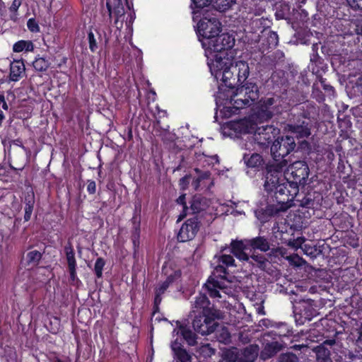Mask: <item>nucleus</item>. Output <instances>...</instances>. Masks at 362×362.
Segmentation results:
<instances>
[{"label": "nucleus", "mask_w": 362, "mask_h": 362, "mask_svg": "<svg viewBox=\"0 0 362 362\" xmlns=\"http://www.w3.org/2000/svg\"><path fill=\"white\" fill-rule=\"evenodd\" d=\"M27 26L28 29L33 33L38 32L40 30L38 24L33 18H30L28 21Z\"/></svg>", "instance_id": "37998d69"}, {"label": "nucleus", "mask_w": 362, "mask_h": 362, "mask_svg": "<svg viewBox=\"0 0 362 362\" xmlns=\"http://www.w3.org/2000/svg\"><path fill=\"white\" fill-rule=\"evenodd\" d=\"M34 48L33 44L30 41L20 40L13 45V50L15 52H20L23 50L33 51Z\"/></svg>", "instance_id": "2f4dec72"}, {"label": "nucleus", "mask_w": 362, "mask_h": 362, "mask_svg": "<svg viewBox=\"0 0 362 362\" xmlns=\"http://www.w3.org/2000/svg\"><path fill=\"white\" fill-rule=\"evenodd\" d=\"M211 74L217 81H221L228 88H231L235 84V75L237 82L243 83L249 76L248 64L245 61L233 62L232 56L229 59H222L218 57L216 60L208 62Z\"/></svg>", "instance_id": "f03ea898"}, {"label": "nucleus", "mask_w": 362, "mask_h": 362, "mask_svg": "<svg viewBox=\"0 0 362 362\" xmlns=\"http://www.w3.org/2000/svg\"><path fill=\"white\" fill-rule=\"evenodd\" d=\"M315 352L317 362H332L329 357V351L324 346H317Z\"/></svg>", "instance_id": "7c9ffc66"}, {"label": "nucleus", "mask_w": 362, "mask_h": 362, "mask_svg": "<svg viewBox=\"0 0 362 362\" xmlns=\"http://www.w3.org/2000/svg\"><path fill=\"white\" fill-rule=\"evenodd\" d=\"M180 333L183 338L186 340L189 345H194L196 342L194 334L189 329L181 327L180 328Z\"/></svg>", "instance_id": "72a5a7b5"}, {"label": "nucleus", "mask_w": 362, "mask_h": 362, "mask_svg": "<svg viewBox=\"0 0 362 362\" xmlns=\"http://www.w3.org/2000/svg\"><path fill=\"white\" fill-rule=\"evenodd\" d=\"M206 206V202L204 199L199 196H195L192 200L190 210L193 214L199 213V211L204 210Z\"/></svg>", "instance_id": "cd10ccee"}, {"label": "nucleus", "mask_w": 362, "mask_h": 362, "mask_svg": "<svg viewBox=\"0 0 362 362\" xmlns=\"http://www.w3.org/2000/svg\"><path fill=\"white\" fill-rule=\"evenodd\" d=\"M199 228L198 219L196 217L187 219L180 228L177 234L180 242H187L192 240Z\"/></svg>", "instance_id": "2eb2a0df"}, {"label": "nucleus", "mask_w": 362, "mask_h": 362, "mask_svg": "<svg viewBox=\"0 0 362 362\" xmlns=\"http://www.w3.org/2000/svg\"><path fill=\"white\" fill-rule=\"evenodd\" d=\"M287 161L283 160L279 163H273L267 165V174L265 175L264 188L267 191H276L281 195L293 194L292 189L289 187V179L286 173ZM289 198L286 201L284 199L276 206H269L268 211L272 215L280 211H285L291 207L288 203Z\"/></svg>", "instance_id": "f257e3e1"}, {"label": "nucleus", "mask_w": 362, "mask_h": 362, "mask_svg": "<svg viewBox=\"0 0 362 362\" xmlns=\"http://www.w3.org/2000/svg\"><path fill=\"white\" fill-rule=\"evenodd\" d=\"M177 202L183 206V214H182V217L180 218V219H182L186 216V215H187L186 211L188 209L187 208V206H185V194L180 195L177 198Z\"/></svg>", "instance_id": "49530a36"}, {"label": "nucleus", "mask_w": 362, "mask_h": 362, "mask_svg": "<svg viewBox=\"0 0 362 362\" xmlns=\"http://www.w3.org/2000/svg\"><path fill=\"white\" fill-rule=\"evenodd\" d=\"M222 358L225 362H240V350L235 347L227 349Z\"/></svg>", "instance_id": "bb28decb"}, {"label": "nucleus", "mask_w": 362, "mask_h": 362, "mask_svg": "<svg viewBox=\"0 0 362 362\" xmlns=\"http://www.w3.org/2000/svg\"><path fill=\"white\" fill-rule=\"evenodd\" d=\"M210 42L207 46H202L208 62L216 60L218 57L222 59L230 58L228 52L235 45V39L232 35L228 33L218 34L210 39Z\"/></svg>", "instance_id": "20e7f679"}, {"label": "nucleus", "mask_w": 362, "mask_h": 362, "mask_svg": "<svg viewBox=\"0 0 362 362\" xmlns=\"http://www.w3.org/2000/svg\"><path fill=\"white\" fill-rule=\"evenodd\" d=\"M194 170L197 175L192 183L194 189L196 190L199 189H210L214 185L210 173L209 171H201L197 168Z\"/></svg>", "instance_id": "f3484780"}, {"label": "nucleus", "mask_w": 362, "mask_h": 362, "mask_svg": "<svg viewBox=\"0 0 362 362\" xmlns=\"http://www.w3.org/2000/svg\"><path fill=\"white\" fill-rule=\"evenodd\" d=\"M178 362H191V356L185 350H178L175 354Z\"/></svg>", "instance_id": "4c0bfd02"}, {"label": "nucleus", "mask_w": 362, "mask_h": 362, "mask_svg": "<svg viewBox=\"0 0 362 362\" xmlns=\"http://www.w3.org/2000/svg\"><path fill=\"white\" fill-rule=\"evenodd\" d=\"M245 245L243 241H233L231 243V252L240 260L247 261L248 255L245 252Z\"/></svg>", "instance_id": "4be33fe9"}, {"label": "nucleus", "mask_w": 362, "mask_h": 362, "mask_svg": "<svg viewBox=\"0 0 362 362\" xmlns=\"http://www.w3.org/2000/svg\"><path fill=\"white\" fill-rule=\"evenodd\" d=\"M288 129L298 138H306L310 135V130L304 122L300 124H289Z\"/></svg>", "instance_id": "393cba45"}, {"label": "nucleus", "mask_w": 362, "mask_h": 362, "mask_svg": "<svg viewBox=\"0 0 362 362\" xmlns=\"http://www.w3.org/2000/svg\"><path fill=\"white\" fill-rule=\"evenodd\" d=\"M189 176H185L180 179V185L182 189H185L189 182Z\"/></svg>", "instance_id": "864d4df0"}, {"label": "nucleus", "mask_w": 362, "mask_h": 362, "mask_svg": "<svg viewBox=\"0 0 362 362\" xmlns=\"http://www.w3.org/2000/svg\"><path fill=\"white\" fill-rule=\"evenodd\" d=\"M250 258L255 262H256L259 265V267H263L265 264L266 259L262 255H253L250 257Z\"/></svg>", "instance_id": "de8ad7c7"}, {"label": "nucleus", "mask_w": 362, "mask_h": 362, "mask_svg": "<svg viewBox=\"0 0 362 362\" xmlns=\"http://www.w3.org/2000/svg\"><path fill=\"white\" fill-rule=\"evenodd\" d=\"M25 67L23 61L15 60L10 64L9 79L12 81H18L25 73Z\"/></svg>", "instance_id": "412c9836"}, {"label": "nucleus", "mask_w": 362, "mask_h": 362, "mask_svg": "<svg viewBox=\"0 0 362 362\" xmlns=\"http://www.w3.org/2000/svg\"><path fill=\"white\" fill-rule=\"evenodd\" d=\"M219 262L222 264H219L215 268V273L209 278L204 284L206 290L211 298H223V294L229 296L231 293L227 287L229 282L221 274H226V269L223 266H234L235 260L230 255H223L220 257Z\"/></svg>", "instance_id": "7ed1b4c3"}, {"label": "nucleus", "mask_w": 362, "mask_h": 362, "mask_svg": "<svg viewBox=\"0 0 362 362\" xmlns=\"http://www.w3.org/2000/svg\"><path fill=\"white\" fill-rule=\"evenodd\" d=\"M280 100L277 97L265 98L259 103V116L263 119H270L274 114L279 112Z\"/></svg>", "instance_id": "4468645a"}, {"label": "nucleus", "mask_w": 362, "mask_h": 362, "mask_svg": "<svg viewBox=\"0 0 362 362\" xmlns=\"http://www.w3.org/2000/svg\"><path fill=\"white\" fill-rule=\"evenodd\" d=\"M214 158L216 160V162H218L217 156H215Z\"/></svg>", "instance_id": "e2e57ef3"}, {"label": "nucleus", "mask_w": 362, "mask_h": 362, "mask_svg": "<svg viewBox=\"0 0 362 362\" xmlns=\"http://www.w3.org/2000/svg\"><path fill=\"white\" fill-rule=\"evenodd\" d=\"M4 119V115L2 112V111L0 110V124H1Z\"/></svg>", "instance_id": "4d7b16f0"}, {"label": "nucleus", "mask_w": 362, "mask_h": 362, "mask_svg": "<svg viewBox=\"0 0 362 362\" xmlns=\"http://www.w3.org/2000/svg\"><path fill=\"white\" fill-rule=\"evenodd\" d=\"M271 37L272 38H274V40H277L278 39V35L275 33H273L271 34Z\"/></svg>", "instance_id": "13d9d810"}, {"label": "nucleus", "mask_w": 362, "mask_h": 362, "mask_svg": "<svg viewBox=\"0 0 362 362\" xmlns=\"http://www.w3.org/2000/svg\"><path fill=\"white\" fill-rule=\"evenodd\" d=\"M192 313H202L204 316L211 315L212 317H223L222 313L210 306V302L204 294L200 293L192 304Z\"/></svg>", "instance_id": "f8f14e48"}, {"label": "nucleus", "mask_w": 362, "mask_h": 362, "mask_svg": "<svg viewBox=\"0 0 362 362\" xmlns=\"http://www.w3.org/2000/svg\"><path fill=\"white\" fill-rule=\"evenodd\" d=\"M325 343L332 345L335 343V341L334 340H329V341H326Z\"/></svg>", "instance_id": "bf43d9fd"}, {"label": "nucleus", "mask_w": 362, "mask_h": 362, "mask_svg": "<svg viewBox=\"0 0 362 362\" xmlns=\"http://www.w3.org/2000/svg\"><path fill=\"white\" fill-rule=\"evenodd\" d=\"M259 346L256 344H250L242 350H240V362H253L259 354Z\"/></svg>", "instance_id": "aec40b11"}, {"label": "nucleus", "mask_w": 362, "mask_h": 362, "mask_svg": "<svg viewBox=\"0 0 362 362\" xmlns=\"http://www.w3.org/2000/svg\"><path fill=\"white\" fill-rule=\"evenodd\" d=\"M41 253L37 250H32L26 255V259L29 264L36 265L40 260Z\"/></svg>", "instance_id": "f704fd0d"}, {"label": "nucleus", "mask_w": 362, "mask_h": 362, "mask_svg": "<svg viewBox=\"0 0 362 362\" xmlns=\"http://www.w3.org/2000/svg\"><path fill=\"white\" fill-rule=\"evenodd\" d=\"M245 164L248 168L259 169L264 164V160L261 155L258 153H252L249 155L245 154L243 156Z\"/></svg>", "instance_id": "5701e85b"}, {"label": "nucleus", "mask_w": 362, "mask_h": 362, "mask_svg": "<svg viewBox=\"0 0 362 362\" xmlns=\"http://www.w3.org/2000/svg\"><path fill=\"white\" fill-rule=\"evenodd\" d=\"M58 362H61L60 361H59Z\"/></svg>", "instance_id": "0e129e2a"}, {"label": "nucleus", "mask_w": 362, "mask_h": 362, "mask_svg": "<svg viewBox=\"0 0 362 362\" xmlns=\"http://www.w3.org/2000/svg\"><path fill=\"white\" fill-rule=\"evenodd\" d=\"M163 272L167 276V279L165 281L156 288L154 302L156 305L160 303L161 295L165 293L170 284L177 280L181 275V272L179 269L175 270L171 266L167 264L163 267Z\"/></svg>", "instance_id": "9b49d317"}, {"label": "nucleus", "mask_w": 362, "mask_h": 362, "mask_svg": "<svg viewBox=\"0 0 362 362\" xmlns=\"http://www.w3.org/2000/svg\"><path fill=\"white\" fill-rule=\"evenodd\" d=\"M221 30V24L215 17H204L197 24V32L202 46H207L212 37H216Z\"/></svg>", "instance_id": "0eeeda50"}, {"label": "nucleus", "mask_w": 362, "mask_h": 362, "mask_svg": "<svg viewBox=\"0 0 362 362\" xmlns=\"http://www.w3.org/2000/svg\"><path fill=\"white\" fill-rule=\"evenodd\" d=\"M298 358L295 354H286L280 356L278 362H297Z\"/></svg>", "instance_id": "a19ab883"}, {"label": "nucleus", "mask_w": 362, "mask_h": 362, "mask_svg": "<svg viewBox=\"0 0 362 362\" xmlns=\"http://www.w3.org/2000/svg\"><path fill=\"white\" fill-rule=\"evenodd\" d=\"M2 103V108L5 110H8V105L6 101H4Z\"/></svg>", "instance_id": "6e6d98bb"}, {"label": "nucleus", "mask_w": 362, "mask_h": 362, "mask_svg": "<svg viewBox=\"0 0 362 362\" xmlns=\"http://www.w3.org/2000/svg\"><path fill=\"white\" fill-rule=\"evenodd\" d=\"M33 66L36 71H43L48 69L49 62L43 57H38L33 62Z\"/></svg>", "instance_id": "473e14b6"}, {"label": "nucleus", "mask_w": 362, "mask_h": 362, "mask_svg": "<svg viewBox=\"0 0 362 362\" xmlns=\"http://www.w3.org/2000/svg\"><path fill=\"white\" fill-rule=\"evenodd\" d=\"M105 261L103 258H98L94 266V271L98 278L102 277L103 270L105 266Z\"/></svg>", "instance_id": "e433bc0d"}, {"label": "nucleus", "mask_w": 362, "mask_h": 362, "mask_svg": "<svg viewBox=\"0 0 362 362\" xmlns=\"http://www.w3.org/2000/svg\"><path fill=\"white\" fill-rule=\"evenodd\" d=\"M249 245L253 249H258L263 252H266L269 250V244L267 240L263 237H257L250 240Z\"/></svg>", "instance_id": "a878e982"}, {"label": "nucleus", "mask_w": 362, "mask_h": 362, "mask_svg": "<svg viewBox=\"0 0 362 362\" xmlns=\"http://www.w3.org/2000/svg\"><path fill=\"white\" fill-rule=\"evenodd\" d=\"M286 259H288L291 264L295 267H302L306 263L305 261L298 255L288 256L286 257Z\"/></svg>", "instance_id": "c9c22d12"}, {"label": "nucleus", "mask_w": 362, "mask_h": 362, "mask_svg": "<svg viewBox=\"0 0 362 362\" xmlns=\"http://www.w3.org/2000/svg\"><path fill=\"white\" fill-rule=\"evenodd\" d=\"M200 354L204 357H209L214 354V349L211 347L209 344L201 346L199 349Z\"/></svg>", "instance_id": "ea45409f"}, {"label": "nucleus", "mask_w": 362, "mask_h": 362, "mask_svg": "<svg viewBox=\"0 0 362 362\" xmlns=\"http://www.w3.org/2000/svg\"><path fill=\"white\" fill-rule=\"evenodd\" d=\"M33 205L28 204L25 208V215H24V219L25 221H28L30 220L31 217V214L33 212Z\"/></svg>", "instance_id": "3c124183"}, {"label": "nucleus", "mask_w": 362, "mask_h": 362, "mask_svg": "<svg viewBox=\"0 0 362 362\" xmlns=\"http://www.w3.org/2000/svg\"><path fill=\"white\" fill-rule=\"evenodd\" d=\"M197 8H202L208 6L211 0H192Z\"/></svg>", "instance_id": "09e8293b"}, {"label": "nucleus", "mask_w": 362, "mask_h": 362, "mask_svg": "<svg viewBox=\"0 0 362 362\" xmlns=\"http://www.w3.org/2000/svg\"><path fill=\"white\" fill-rule=\"evenodd\" d=\"M87 191L89 194H93L96 192V184L93 180H88L87 182Z\"/></svg>", "instance_id": "8fccbe9b"}, {"label": "nucleus", "mask_w": 362, "mask_h": 362, "mask_svg": "<svg viewBox=\"0 0 362 362\" xmlns=\"http://www.w3.org/2000/svg\"><path fill=\"white\" fill-rule=\"evenodd\" d=\"M296 146L293 137L286 136L277 139L271 147V153L275 160L279 158H284L291 152Z\"/></svg>", "instance_id": "9d476101"}, {"label": "nucleus", "mask_w": 362, "mask_h": 362, "mask_svg": "<svg viewBox=\"0 0 362 362\" xmlns=\"http://www.w3.org/2000/svg\"><path fill=\"white\" fill-rule=\"evenodd\" d=\"M259 91L256 84L247 83L238 87L230 96L229 104L230 106L223 107V112L230 108L235 110L243 109L250 106L258 98Z\"/></svg>", "instance_id": "39448f33"}, {"label": "nucleus", "mask_w": 362, "mask_h": 362, "mask_svg": "<svg viewBox=\"0 0 362 362\" xmlns=\"http://www.w3.org/2000/svg\"><path fill=\"white\" fill-rule=\"evenodd\" d=\"M286 175L290 177L289 187L292 189L293 194H296L298 191V185H303L309 176L310 170L307 163L304 161L294 162L286 168Z\"/></svg>", "instance_id": "423d86ee"}, {"label": "nucleus", "mask_w": 362, "mask_h": 362, "mask_svg": "<svg viewBox=\"0 0 362 362\" xmlns=\"http://www.w3.org/2000/svg\"><path fill=\"white\" fill-rule=\"evenodd\" d=\"M21 4V0H13L12 5L11 6V9L12 11H16L20 7Z\"/></svg>", "instance_id": "5fc2aeb1"}, {"label": "nucleus", "mask_w": 362, "mask_h": 362, "mask_svg": "<svg viewBox=\"0 0 362 362\" xmlns=\"http://www.w3.org/2000/svg\"><path fill=\"white\" fill-rule=\"evenodd\" d=\"M64 252L68 264V269L70 274V281L72 284H76L79 282L76 274V261L75 259V253L73 247L71 244L65 246Z\"/></svg>", "instance_id": "dca6fc26"}, {"label": "nucleus", "mask_w": 362, "mask_h": 362, "mask_svg": "<svg viewBox=\"0 0 362 362\" xmlns=\"http://www.w3.org/2000/svg\"><path fill=\"white\" fill-rule=\"evenodd\" d=\"M255 126L256 124L252 119L245 118L224 124L222 127V132L226 136L238 137L241 134H252Z\"/></svg>", "instance_id": "6e6552de"}, {"label": "nucleus", "mask_w": 362, "mask_h": 362, "mask_svg": "<svg viewBox=\"0 0 362 362\" xmlns=\"http://www.w3.org/2000/svg\"><path fill=\"white\" fill-rule=\"evenodd\" d=\"M349 6L355 10H362V0H346Z\"/></svg>", "instance_id": "c03bdc74"}, {"label": "nucleus", "mask_w": 362, "mask_h": 362, "mask_svg": "<svg viewBox=\"0 0 362 362\" xmlns=\"http://www.w3.org/2000/svg\"><path fill=\"white\" fill-rule=\"evenodd\" d=\"M295 310H298L299 314L303 316L308 320L311 319L316 315V310L313 306L312 300H303L298 305L294 306Z\"/></svg>", "instance_id": "a211bd4d"}, {"label": "nucleus", "mask_w": 362, "mask_h": 362, "mask_svg": "<svg viewBox=\"0 0 362 362\" xmlns=\"http://www.w3.org/2000/svg\"><path fill=\"white\" fill-rule=\"evenodd\" d=\"M235 2V0H211L214 8L220 12L229 9Z\"/></svg>", "instance_id": "c85d7f7f"}, {"label": "nucleus", "mask_w": 362, "mask_h": 362, "mask_svg": "<svg viewBox=\"0 0 362 362\" xmlns=\"http://www.w3.org/2000/svg\"><path fill=\"white\" fill-rule=\"evenodd\" d=\"M281 349V345L277 341H272L265 345L264 349L262 351L260 356L262 359L267 360Z\"/></svg>", "instance_id": "b1692460"}, {"label": "nucleus", "mask_w": 362, "mask_h": 362, "mask_svg": "<svg viewBox=\"0 0 362 362\" xmlns=\"http://www.w3.org/2000/svg\"><path fill=\"white\" fill-rule=\"evenodd\" d=\"M88 42H89V48L91 52H94L96 51L98 46L96 40L95 38L94 34L92 32L88 33Z\"/></svg>", "instance_id": "79ce46f5"}, {"label": "nucleus", "mask_w": 362, "mask_h": 362, "mask_svg": "<svg viewBox=\"0 0 362 362\" xmlns=\"http://www.w3.org/2000/svg\"><path fill=\"white\" fill-rule=\"evenodd\" d=\"M348 80L349 86H351V88L356 89L355 93H362V74H358L354 76H349Z\"/></svg>", "instance_id": "c756f323"}, {"label": "nucleus", "mask_w": 362, "mask_h": 362, "mask_svg": "<svg viewBox=\"0 0 362 362\" xmlns=\"http://www.w3.org/2000/svg\"><path fill=\"white\" fill-rule=\"evenodd\" d=\"M230 337V334L228 332V329L226 328H222L221 330L220 336L218 337L219 341L226 343L229 341Z\"/></svg>", "instance_id": "a18cd8bd"}, {"label": "nucleus", "mask_w": 362, "mask_h": 362, "mask_svg": "<svg viewBox=\"0 0 362 362\" xmlns=\"http://www.w3.org/2000/svg\"><path fill=\"white\" fill-rule=\"evenodd\" d=\"M106 6L110 18H115V23H117L124 13L122 0H107Z\"/></svg>", "instance_id": "6ab92c4d"}, {"label": "nucleus", "mask_w": 362, "mask_h": 362, "mask_svg": "<svg viewBox=\"0 0 362 362\" xmlns=\"http://www.w3.org/2000/svg\"><path fill=\"white\" fill-rule=\"evenodd\" d=\"M305 241V238L303 236L298 237L297 238L288 240L287 245L292 248L297 250L301 247V245Z\"/></svg>", "instance_id": "58836bf2"}, {"label": "nucleus", "mask_w": 362, "mask_h": 362, "mask_svg": "<svg viewBox=\"0 0 362 362\" xmlns=\"http://www.w3.org/2000/svg\"><path fill=\"white\" fill-rule=\"evenodd\" d=\"M212 317L211 315L196 317L192 323L194 330L202 335H208L214 332L218 326V323L215 322V320L221 319V317Z\"/></svg>", "instance_id": "ddd939ff"}, {"label": "nucleus", "mask_w": 362, "mask_h": 362, "mask_svg": "<svg viewBox=\"0 0 362 362\" xmlns=\"http://www.w3.org/2000/svg\"><path fill=\"white\" fill-rule=\"evenodd\" d=\"M5 101L4 96L3 95H0V103H3Z\"/></svg>", "instance_id": "052dcab7"}, {"label": "nucleus", "mask_w": 362, "mask_h": 362, "mask_svg": "<svg viewBox=\"0 0 362 362\" xmlns=\"http://www.w3.org/2000/svg\"><path fill=\"white\" fill-rule=\"evenodd\" d=\"M171 349L174 352V354H176V352H178V350H182L181 344L177 341V339H175L174 341L171 344Z\"/></svg>", "instance_id": "603ef678"}, {"label": "nucleus", "mask_w": 362, "mask_h": 362, "mask_svg": "<svg viewBox=\"0 0 362 362\" xmlns=\"http://www.w3.org/2000/svg\"><path fill=\"white\" fill-rule=\"evenodd\" d=\"M252 134L255 144L264 147L267 146L279 134V129L270 125L259 127H257L256 125Z\"/></svg>", "instance_id": "1a4fd4ad"}, {"label": "nucleus", "mask_w": 362, "mask_h": 362, "mask_svg": "<svg viewBox=\"0 0 362 362\" xmlns=\"http://www.w3.org/2000/svg\"><path fill=\"white\" fill-rule=\"evenodd\" d=\"M251 144H252L251 143H250V144H245V148H246V149H250V148H251V147H250V145H251Z\"/></svg>", "instance_id": "680f3d73"}]
</instances>
